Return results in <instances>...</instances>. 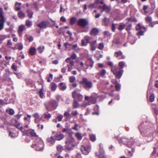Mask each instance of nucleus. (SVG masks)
I'll return each instance as SVG.
<instances>
[{"label":"nucleus","instance_id":"f257e3e1","mask_svg":"<svg viewBox=\"0 0 158 158\" xmlns=\"http://www.w3.org/2000/svg\"><path fill=\"white\" fill-rule=\"evenodd\" d=\"M32 147L36 151H42L44 148L43 142L40 138H38L34 143L32 145Z\"/></svg>","mask_w":158,"mask_h":158},{"label":"nucleus","instance_id":"f03ea898","mask_svg":"<svg viewBox=\"0 0 158 158\" xmlns=\"http://www.w3.org/2000/svg\"><path fill=\"white\" fill-rule=\"evenodd\" d=\"M111 71L115 75V77L118 78H120L123 73V69H120L117 67L113 66L111 68Z\"/></svg>","mask_w":158,"mask_h":158},{"label":"nucleus","instance_id":"7ed1b4c3","mask_svg":"<svg viewBox=\"0 0 158 158\" xmlns=\"http://www.w3.org/2000/svg\"><path fill=\"white\" fill-rule=\"evenodd\" d=\"M119 142L120 143L126 144L129 147H131L132 144L133 143V139H131L130 140L128 141L127 139L124 138L121 139L119 140Z\"/></svg>","mask_w":158,"mask_h":158},{"label":"nucleus","instance_id":"20e7f679","mask_svg":"<svg viewBox=\"0 0 158 158\" xmlns=\"http://www.w3.org/2000/svg\"><path fill=\"white\" fill-rule=\"evenodd\" d=\"M81 83L84 86L86 89L90 88L92 86V82L88 81L87 79L85 78H82Z\"/></svg>","mask_w":158,"mask_h":158},{"label":"nucleus","instance_id":"39448f33","mask_svg":"<svg viewBox=\"0 0 158 158\" xmlns=\"http://www.w3.org/2000/svg\"><path fill=\"white\" fill-rule=\"evenodd\" d=\"M4 12L0 8V30L2 29L4 27L5 23L4 18L3 16Z\"/></svg>","mask_w":158,"mask_h":158},{"label":"nucleus","instance_id":"423d86ee","mask_svg":"<svg viewBox=\"0 0 158 158\" xmlns=\"http://www.w3.org/2000/svg\"><path fill=\"white\" fill-rule=\"evenodd\" d=\"M81 149V152L84 154L87 155H88L90 152L91 147L89 145H88L86 147L84 145H82Z\"/></svg>","mask_w":158,"mask_h":158},{"label":"nucleus","instance_id":"0eeeda50","mask_svg":"<svg viewBox=\"0 0 158 158\" xmlns=\"http://www.w3.org/2000/svg\"><path fill=\"white\" fill-rule=\"evenodd\" d=\"M89 24L88 21L85 19H81L78 20L77 24L83 27H85Z\"/></svg>","mask_w":158,"mask_h":158},{"label":"nucleus","instance_id":"6e6552de","mask_svg":"<svg viewBox=\"0 0 158 158\" xmlns=\"http://www.w3.org/2000/svg\"><path fill=\"white\" fill-rule=\"evenodd\" d=\"M72 95L75 100H78L79 101H81L83 98V96L76 91L73 92Z\"/></svg>","mask_w":158,"mask_h":158},{"label":"nucleus","instance_id":"1a4fd4ad","mask_svg":"<svg viewBox=\"0 0 158 158\" xmlns=\"http://www.w3.org/2000/svg\"><path fill=\"white\" fill-rule=\"evenodd\" d=\"M65 61L69 64H67L68 67V71L69 72L72 69V67L74 65V61L71 60L70 57L67 58L66 59Z\"/></svg>","mask_w":158,"mask_h":158},{"label":"nucleus","instance_id":"9d476101","mask_svg":"<svg viewBox=\"0 0 158 158\" xmlns=\"http://www.w3.org/2000/svg\"><path fill=\"white\" fill-rule=\"evenodd\" d=\"M65 143L66 148L64 149L65 151H67V150H71L72 149V148L74 147V145L70 141H66L65 142Z\"/></svg>","mask_w":158,"mask_h":158},{"label":"nucleus","instance_id":"9b49d317","mask_svg":"<svg viewBox=\"0 0 158 158\" xmlns=\"http://www.w3.org/2000/svg\"><path fill=\"white\" fill-rule=\"evenodd\" d=\"M99 152V154H98L97 153H96V156H98V158H108L105 155L104 151L101 147L100 148Z\"/></svg>","mask_w":158,"mask_h":158},{"label":"nucleus","instance_id":"f8f14e48","mask_svg":"<svg viewBox=\"0 0 158 158\" xmlns=\"http://www.w3.org/2000/svg\"><path fill=\"white\" fill-rule=\"evenodd\" d=\"M99 32L98 29L96 27L93 28L90 32V34L93 36H95L98 35Z\"/></svg>","mask_w":158,"mask_h":158},{"label":"nucleus","instance_id":"ddd939ff","mask_svg":"<svg viewBox=\"0 0 158 158\" xmlns=\"http://www.w3.org/2000/svg\"><path fill=\"white\" fill-rule=\"evenodd\" d=\"M106 73V70L105 69H103L99 73H98L96 75V77L99 79L100 78V76L102 77H103Z\"/></svg>","mask_w":158,"mask_h":158},{"label":"nucleus","instance_id":"4468645a","mask_svg":"<svg viewBox=\"0 0 158 158\" xmlns=\"http://www.w3.org/2000/svg\"><path fill=\"white\" fill-rule=\"evenodd\" d=\"M49 23L48 22H43L38 24V26L40 28H45L47 27V25Z\"/></svg>","mask_w":158,"mask_h":158},{"label":"nucleus","instance_id":"2eb2a0df","mask_svg":"<svg viewBox=\"0 0 158 158\" xmlns=\"http://www.w3.org/2000/svg\"><path fill=\"white\" fill-rule=\"evenodd\" d=\"M47 141L52 145L54 144L55 142V139L52 136L48 137L47 139Z\"/></svg>","mask_w":158,"mask_h":158},{"label":"nucleus","instance_id":"dca6fc26","mask_svg":"<svg viewBox=\"0 0 158 158\" xmlns=\"http://www.w3.org/2000/svg\"><path fill=\"white\" fill-rule=\"evenodd\" d=\"M64 135L62 134H56L54 137L55 139L57 140H60L64 138Z\"/></svg>","mask_w":158,"mask_h":158},{"label":"nucleus","instance_id":"f3484780","mask_svg":"<svg viewBox=\"0 0 158 158\" xmlns=\"http://www.w3.org/2000/svg\"><path fill=\"white\" fill-rule=\"evenodd\" d=\"M69 111H69H65L64 114V116L65 117V119L68 120H69L71 118Z\"/></svg>","mask_w":158,"mask_h":158},{"label":"nucleus","instance_id":"a211bd4d","mask_svg":"<svg viewBox=\"0 0 158 158\" xmlns=\"http://www.w3.org/2000/svg\"><path fill=\"white\" fill-rule=\"evenodd\" d=\"M25 29V27L24 25H21L19 26L18 32L19 35L22 34V31Z\"/></svg>","mask_w":158,"mask_h":158},{"label":"nucleus","instance_id":"6ab92c4d","mask_svg":"<svg viewBox=\"0 0 158 158\" xmlns=\"http://www.w3.org/2000/svg\"><path fill=\"white\" fill-rule=\"evenodd\" d=\"M119 68L120 69H122L124 67H127L124 61L120 62L118 63Z\"/></svg>","mask_w":158,"mask_h":158},{"label":"nucleus","instance_id":"aec40b11","mask_svg":"<svg viewBox=\"0 0 158 158\" xmlns=\"http://www.w3.org/2000/svg\"><path fill=\"white\" fill-rule=\"evenodd\" d=\"M36 52V49L34 47H31L29 50V53L31 55H34Z\"/></svg>","mask_w":158,"mask_h":158},{"label":"nucleus","instance_id":"412c9836","mask_svg":"<svg viewBox=\"0 0 158 158\" xmlns=\"http://www.w3.org/2000/svg\"><path fill=\"white\" fill-rule=\"evenodd\" d=\"M16 46L17 47V49L19 50H22L23 48V45L21 42L18 43L16 44Z\"/></svg>","mask_w":158,"mask_h":158},{"label":"nucleus","instance_id":"4be33fe9","mask_svg":"<svg viewBox=\"0 0 158 158\" xmlns=\"http://www.w3.org/2000/svg\"><path fill=\"white\" fill-rule=\"evenodd\" d=\"M89 102H90L91 104H95L96 102V97L93 96H91L90 98Z\"/></svg>","mask_w":158,"mask_h":158},{"label":"nucleus","instance_id":"5701e85b","mask_svg":"<svg viewBox=\"0 0 158 158\" xmlns=\"http://www.w3.org/2000/svg\"><path fill=\"white\" fill-rule=\"evenodd\" d=\"M102 9L103 10H106V12H108L110 10V8L106 4H104L102 6Z\"/></svg>","mask_w":158,"mask_h":158},{"label":"nucleus","instance_id":"b1692460","mask_svg":"<svg viewBox=\"0 0 158 158\" xmlns=\"http://www.w3.org/2000/svg\"><path fill=\"white\" fill-rule=\"evenodd\" d=\"M50 85L51 90L52 91H55L57 88L56 84L54 83L51 82Z\"/></svg>","mask_w":158,"mask_h":158},{"label":"nucleus","instance_id":"393cba45","mask_svg":"<svg viewBox=\"0 0 158 158\" xmlns=\"http://www.w3.org/2000/svg\"><path fill=\"white\" fill-rule=\"evenodd\" d=\"M25 25L28 27H31L32 25V22L29 20H27L25 21Z\"/></svg>","mask_w":158,"mask_h":158},{"label":"nucleus","instance_id":"a878e982","mask_svg":"<svg viewBox=\"0 0 158 158\" xmlns=\"http://www.w3.org/2000/svg\"><path fill=\"white\" fill-rule=\"evenodd\" d=\"M60 89L62 90H65L66 88V86L65 84L63 83H60Z\"/></svg>","mask_w":158,"mask_h":158},{"label":"nucleus","instance_id":"bb28decb","mask_svg":"<svg viewBox=\"0 0 158 158\" xmlns=\"http://www.w3.org/2000/svg\"><path fill=\"white\" fill-rule=\"evenodd\" d=\"M102 22L105 26H107L109 24V19L106 17H105L103 20Z\"/></svg>","mask_w":158,"mask_h":158},{"label":"nucleus","instance_id":"cd10ccee","mask_svg":"<svg viewBox=\"0 0 158 158\" xmlns=\"http://www.w3.org/2000/svg\"><path fill=\"white\" fill-rule=\"evenodd\" d=\"M42 116L44 118H47L48 119V118H50L51 117V114L47 113L46 114L44 113L43 115Z\"/></svg>","mask_w":158,"mask_h":158},{"label":"nucleus","instance_id":"c85d7f7f","mask_svg":"<svg viewBox=\"0 0 158 158\" xmlns=\"http://www.w3.org/2000/svg\"><path fill=\"white\" fill-rule=\"evenodd\" d=\"M89 138L90 140L92 141H94L96 140L95 135L93 134H91L89 135Z\"/></svg>","mask_w":158,"mask_h":158},{"label":"nucleus","instance_id":"c756f323","mask_svg":"<svg viewBox=\"0 0 158 158\" xmlns=\"http://www.w3.org/2000/svg\"><path fill=\"white\" fill-rule=\"evenodd\" d=\"M75 136L79 140H81L82 137L81 134L79 132H77L75 134Z\"/></svg>","mask_w":158,"mask_h":158},{"label":"nucleus","instance_id":"7c9ffc66","mask_svg":"<svg viewBox=\"0 0 158 158\" xmlns=\"http://www.w3.org/2000/svg\"><path fill=\"white\" fill-rule=\"evenodd\" d=\"M77 20L76 18L73 17L70 20V23L71 25L74 24Z\"/></svg>","mask_w":158,"mask_h":158},{"label":"nucleus","instance_id":"2f4dec72","mask_svg":"<svg viewBox=\"0 0 158 158\" xmlns=\"http://www.w3.org/2000/svg\"><path fill=\"white\" fill-rule=\"evenodd\" d=\"M18 15L19 18H21L25 17V15L22 11H20L18 13Z\"/></svg>","mask_w":158,"mask_h":158},{"label":"nucleus","instance_id":"473e14b6","mask_svg":"<svg viewBox=\"0 0 158 158\" xmlns=\"http://www.w3.org/2000/svg\"><path fill=\"white\" fill-rule=\"evenodd\" d=\"M20 123H18L17 124H15V126L19 130H20L21 131H22L23 128V127L22 126H20Z\"/></svg>","mask_w":158,"mask_h":158},{"label":"nucleus","instance_id":"72a5a7b5","mask_svg":"<svg viewBox=\"0 0 158 158\" xmlns=\"http://www.w3.org/2000/svg\"><path fill=\"white\" fill-rule=\"evenodd\" d=\"M27 11L28 13V17L30 18H31L32 17L33 15V12L30 11L29 10H27Z\"/></svg>","mask_w":158,"mask_h":158},{"label":"nucleus","instance_id":"f704fd0d","mask_svg":"<svg viewBox=\"0 0 158 158\" xmlns=\"http://www.w3.org/2000/svg\"><path fill=\"white\" fill-rule=\"evenodd\" d=\"M116 90L117 91H119L120 89L121 85L118 83H117L115 85Z\"/></svg>","mask_w":158,"mask_h":158},{"label":"nucleus","instance_id":"c9c22d12","mask_svg":"<svg viewBox=\"0 0 158 158\" xmlns=\"http://www.w3.org/2000/svg\"><path fill=\"white\" fill-rule=\"evenodd\" d=\"M104 47V45L103 43H100L98 45V48L100 50H102Z\"/></svg>","mask_w":158,"mask_h":158},{"label":"nucleus","instance_id":"e433bc0d","mask_svg":"<svg viewBox=\"0 0 158 158\" xmlns=\"http://www.w3.org/2000/svg\"><path fill=\"white\" fill-rule=\"evenodd\" d=\"M44 46H43L42 47L41 46H40L37 48V49L38 50L40 53H41L44 51Z\"/></svg>","mask_w":158,"mask_h":158},{"label":"nucleus","instance_id":"4c0bfd02","mask_svg":"<svg viewBox=\"0 0 158 158\" xmlns=\"http://www.w3.org/2000/svg\"><path fill=\"white\" fill-rule=\"evenodd\" d=\"M75 77L73 76H72L69 77V79L70 82H73L75 80Z\"/></svg>","mask_w":158,"mask_h":158},{"label":"nucleus","instance_id":"58836bf2","mask_svg":"<svg viewBox=\"0 0 158 158\" xmlns=\"http://www.w3.org/2000/svg\"><path fill=\"white\" fill-rule=\"evenodd\" d=\"M155 99V97L154 94H152L150 97V102H152Z\"/></svg>","mask_w":158,"mask_h":158},{"label":"nucleus","instance_id":"ea45409f","mask_svg":"<svg viewBox=\"0 0 158 158\" xmlns=\"http://www.w3.org/2000/svg\"><path fill=\"white\" fill-rule=\"evenodd\" d=\"M122 52L121 51H119L115 52L114 54V56L116 57H118V56H120L122 55Z\"/></svg>","mask_w":158,"mask_h":158},{"label":"nucleus","instance_id":"a19ab883","mask_svg":"<svg viewBox=\"0 0 158 158\" xmlns=\"http://www.w3.org/2000/svg\"><path fill=\"white\" fill-rule=\"evenodd\" d=\"M91 38L88 36H86L84 37V40L88 43L89 42Z\"/></svg>","mask_w":158,"mask_h":158},{"label":"nucleus","instance_id":"79ce46f5","mask_svg":"<svg viewBox=\"0 0 158 158\" xmlns=\"http://www.w3.org/2000/svg\"><path fill=\"white\" fill-rule=\"evenodd\" d=\"M29 132L32 136H36V134L34 130H31L29 131Z\"/></svg>","mask_w":158,"mask_h":158},{"label":"nucleus","instance_id":"37998d69","mask_svg":"<svg viewBox=\"0 0 158 158\" xmlns=\"http://www.w3.org/2000/svg\"><path fill=\"white\" fill-rule=\"evenodd\" d=\"M12 45V44L11 42V40H8L7 42V45L9 47L11 48V46Z\"/></svg>","mask_w":158,"mask_h":158},{"label":"nucleus","instance_id":"c03bdc74","mask_svg":"<svg viewBox=\"0 0 158 158\" xmlns=\"http://www.w3.org/2000/svg\"><path fill=\"white\" fill-rule=\"evenodd\" d=\"M102 55L100 54H97L95 55V57L97 58V60H99L100 58H102Z\"/></svg>","mask_w":158,"mask_h":158},{"label":"nucleus","instance_id":"a18cd8bd","mask_svg":"<svg viewBox=\"0 0 158 158\" xmlns=\"http://www.w3.org/2000/svg\"><path fill=\"white\" fill-rule=\"evenodd\" d=\"M125 26V25L124 24H121L119 25L118 29L120 30H122L124 28Z\"/></svg>","mask_w":158,"mask_h":158},{"label":"nucleus","instance_id":"49530a36","mask_svg":"<svg viewBox=\"0 0 158 158\" xmlns=\"http://www.w3.org/2000/svg\"><path fill=\"white\" fill-rule=\"evenodd\" d=\"M128 21L131 22H136L137 21V20L134 17H131L128 19Z\"/></svg>","mask_w":158,"mask_h":158},{"label":"nucleus","instance_id":"de8ad7c7","mask_svg":"<svg viewBox=\"0 0 158 158\" xmlns=\"http://www.w3.org/2000/svg\"><path fill=\"white\" fill-rule=\"evenodd\" d=\"M26 39L30 42L32 41L33 40V37L30 36H27L26 37Z\"/></svg>","mask_w":158,"mask_h":158},{"label":"nucleus","instance_id":"09e8293b","mask_svg":"<svg viewBox=\"0 0 158 158\" xmlns=\"http://www.w3.org/2000/svg\"><path fill=\"white\" fill-rule=\"evenodd\" d=\"M56 149L58 151L61 152L63 149V148L62 146L58 145L56 146Z\"/></svg>","mask_w":158,"mask_h":158},{"label":"nucleus","instance_id":"8fccbe9b","mask_svg":"<svg viewBox=\"0 0 158 158\" xmlns=\"http://www.w3.org/2000/svg\"><path fill=\"white\" fill-rule=\"evenodd\" d=\"M67 131L66 133L68 134L69 135H71L72 134V132L71 129L67 128Z\"/></svg>","mask_w":158,"mask_h":158},{"label":"nucleus","instance_id":"3c124183","mask_svg":"<svg viewBox=\"0 0 158 158\" xmlns=\"http://www.w3.org/2000/svg\"><path fill=\"white\" fill-rule=\"evenodd\" d=\"M85 40L83 39L81 40V45L83 46H86L87 44V43L86 42H85Z\"/></svg>","mask_w":158,"mask_h":158},{"label":"nucleus","instance_id":"603ef678","mask_svg":"<svg viewBox=\"0 0 158 158\" xmlns=\"http://www.w3.org/2000/svg\"><path fill=\"white\" fill-rule=\"evenodd\" d=\"M145 20L147 22H152V18L151 17H147L145 18Z\"/></svg>","mask_w":158,"mask_h":158},{"label":"nucleus","instance_id":"864d4df0","mask_svg":"<svg viewBox=\"0 0 158 158\" xmlns=\"http://www.w3.org/2000/svg\"><path fill=\"white\" fill-rule=\"evenodd\" d=\"M89 62L91 63L90 64V67L92 68L93 66V64L94 63V61L92 60V59H89Z\"/></svg>","mask_w":158,"mask_h":158},{"label":"nucleus","instance_id":"5fc2aeb1","mask_svg":"<svg viewBox=\"0 0 158 158\" xmlns=\"http://www.w3.org/2000/svg\"><path fill=\"white\" fill-rule=\"evenodd\" d=\"M78 114V112L77 110L73 111L71 112V114L73 116H75L77 115Z\"/></svg>","mask_w":158,"mask_h":158},{"label":"nucleus","instance_id":"6e6d98bb","mask_svg":"<svg viewBox=\"0 0 158 158\" xmlns=\"http://www.w3.org/2000/svg\"><path fill=\"white\" fill-rule=\"evenodd\" d=\"M63 116L61 114H60L57 116L56 118L58 119V121H60L61 120V119L63 118Z\"/></svg>","mask_w":158,"mask_h":158},{"label":"nucleus","instance_id":"4d7b16f0","mask_svg":"<svg viewBox=\"0 0 158 158\" xmlns=\"http://www.w3.org/2000/svg\"><path fill=\"white\" fill-rule=\"evenodd\" d=\"M90 104L89 102H84L82 104L81 106L84 107H86L87 105H90Z\"/></svg>","mask_w":158,"mask_h":158},{"label":"nucleus","instance_id":"13d9d810","mask_svg":"<svg viewBox=\"0 0 158 158\" xmlns=\"http://www.w3.org/2000/svg\"><path fill=\"white\" fill-rule=\"evenodd\" d=\"M39 94L40 98H43L44 96V94L43 92L42 91H40L39 92Z\"/></svg>","mask_w":158,"mask_h":158},{"label":"nucleus","instance_id":"bf43d9fd","mask_svg":"<svg viewBox=\"0 0 158 158\" xmlns=\"http://www.w3.org/2000/svg\"><path fill=\"white\" fill-rule=\"evenodd\" d=\"M97 40H95L94 41H92L90 43V46H95V45L97 43Z\"/></svg>","mask_w":158,"mask_h":158},{"label":"nucleus","instance_id":"052dcab7","mask_svg":"<svg viewBox=\"0 0 158 158\" xmlns=\"http://www.w3.org/2000/svg\"><path fill=\"white\" fill-rule=\"evenodd\" d=\"M115 24L113 23L112 24V30L113 31H115Z\"/></svg>","mask_w":158,"mask_h":158},{"label":"nucleus","instance_id":"680f3d73","mask_svg":"<svg viewBox=\"0 0 158 158\" xmlns=\"http://www.w3.org/2000/svg\"><path fill=\"white\" fill-rule=\"evenodd\" d=\"M73 106L75 108H76L78 106V103L76 101L73 103Z\"/></svg>","mask_w":158,"mask_h":158},{"label":"nucleus","instance_id":"e2e57ef3","mask_svg":"<svg viewBox=\"0 0 158 158\" xmlns=\"http://www.w3.org/2000/svg\"><path fill=\"white\" fill-rule=\"evenodd\" d=\"M73 46V49L75 51H78L79 49V48L77 47V44L74 45Z\"/></svg>","mask_w":158,"mask_h":158},{"label":"nucleus","instance_id":"0e129e2a","mask_svg":"<svg viewBox=\"0 0 158 158\" xmlns=\"http://www.w3.org/2000/svg\"><path fill=\"white\" fill-rule=\"evenodd\" d=\"M77 57V55L75 53H73V54L71 56V59L72 58L73 59H75Z\"/></svg>","mask_w":158,"mask_h":158},{"label":"nucleus","instance_id":"69168bd1","mask_svg":"<svg viewBox=\"0 0 158 158\" xmlns=\"http://www.w3.org/2000/svg\"><path fill=\"white\" fill-rule=\"evenodd\" d=\"M78 125L77 124H75V126L74 127H73L72 128L73 130H75L76 131H77L78 130V129L77 128V127Z\"/></svg>","mask_w":158,"mask_h":158},{"label":"nucleus","instance_id":"338daca9","mask_svg":"<svg viewBox=\"0 0 158 158\" xmlns=\"http://www.w3.org/2000/svg\"><path fill=\"white\" fill-rule=\"evenodd\" d=\"M148 6H144L143 8V10L144 11L145 13H147V11H146V10L148 8Z\"/></svg>","mask_w":158,"mask_h":158},{"label":"nucleus","instance_id":"774afa93","mask_svg":"<svg viewBox=\"0 0 158 158\" xmlns=\"http://www.w3.org/2000/svg\"><path fill=\"white\" fill-rule=\"evenodd\" d=\"M141 27L140 24H138L136 27V29L137 30H139L141 28Z\"/></svg>","mask_w":158,"mask_h":158}]
</instances>
